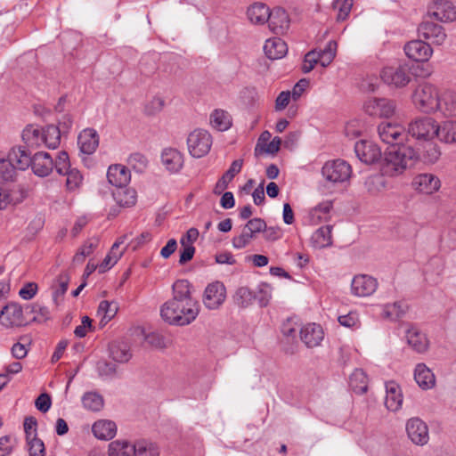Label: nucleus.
I'll use <instances>...</instances> for the list:
<instances>
[{
  "label": "nucleus",
  "instance_id": "nucleus-2",
  "mask_svg": "<svg viewBox=\"0 0 456 456\" xmlns=\"http://www.w3.org/2000/svg\"><path fill=\"white\" fill-rule=\"evenodd\" d=\"M417 159V152L410 145L390 146L385 153L382 173L388 176L399 175L412 167Z\"/></svg>",
  "mask_w": 456,
  "mask_h": 456
},
{
  "label": "nucleus",
  "instance_id": "nucleus-16",
  "mask_svg": "<svg viewBox=\"0 0 456 456\" xmlns=\"http://www.w3.org/2000/svg\"><path fill=\"white\" fill-rule=\"evenodd\" d=\"M378 289V281L367 274L355 275L351 283L352 294L356 297H369Z\"/></svg>",
  "mask_w": 456,
  "mask_h": 456
},
{
  "label": "nucleus",
  "instance_id": "nucleus-55",
  "mask_svg": "<svg viewBox=\"0 0 456 456\" xmlns=\"http://www.w3.org/2000/svg\"><path fill=\"white\" fill-rule=\"evenodd\" d=\"M53 167L61 175L72 168L69 163V155L66 151L59 152L57 159L53 161Z\"/></svg>",
  "mask_w": 456,
  "mask_h": 456
},
{
  "label": "nucleus",
  "instance_id": "nucleus-3",
  "mask_svg": "<svg viewBox=\"0 0 456 456\" xmlns=\"http://www.w3.org/2000/svg\"><path fill=\"white\" fill-rule=\"evenodd\" d=\"M28 159L26 153V146L12 147L6 158L0 159V178L6 182H13L18 171L28 168Z\"/></svg>",
  "mask_w": 456,
  "mask_h": 456
},
{
  "label": "nucleus",
  "instance_id": "nucleus-48",
  "mask_svg": "<svg viewBox=\"0 0 456 456\" xmlns=\"http://www.w3.org/2000/svg\"><path fill=\"white\" fill-rule=\"evenodd\" d=\"M385 179L382 175H372L366 177L364 188L370 194H377L385 188Z\"/></svg>",
  "mask_w": 456,
  "mask_h": 456
},
{
  "label": "nucleus",
  "instance_id": "nucleus-60",
  "mask_svg": "<svg viewBox=\"0 0 456 456\" xmlns=\"http://www.w3.org/2000/svg\"><path fill=\"white\" fill-rule=\"evenodd\" d=\"M340 325L346 328L357 329L360 327L359 314L356 312H349L347 314L340 315L338 318Z\"/></svg>",
  "mask_w": 456,
  "mask_h": 456
},
{
  "label": "nucleus",
  "instance_id": "nucleus-52",
  "mask_svg": "<svg viewBox=\"0 0 456 456\" xmlns=\"http://www.w3.org/2000/svg\"><path fill=\"white\" fill-rule=\"evenodd\" d=\"M272 297V288L266 283L259 285L254 298L258 302L261 307L266 306Z\"/></svg>",
  "mask_w": 456,
  "mask_h": 456
},
{
  "label": "nucleus",
  "instance_id": "nucleus-43",
  "mask_svg": "<svg viewBox=\"0 0 456 456\" xmlns=\"http://www.w3.org/2000/svg\"><path fill=\"white\" fill-rule=\"evenodd\" d=\"M210 122L218 131H226L232 126L231 116L223 110H216L210 116Z\"/></svg>",
  "mask_w": 456,
  "mask_h": 456
},
{
  "label": "nucleus",
  "instance_id": "nucleus-33",
  "mask_svg": "<svg viewBox=\"0 0 456 456\" xmlns=\"http://www.w3.org/2000/svg\"><path fill=\"white\" fill-rule=\"evenodd\" d=\"M110 355L117 362H127L132 357L130 346L123 341L112 342L110 346Z\"/></svg>",
  "mask_w": 456,
  "mask_h": 456
},
{
  "label": "nucleus",
  "instance_id": "nucleus-8",
  "mask_svg": "<svg viewBox=\"0 0 456 456\" xmlns=\"http://www.w3.org/2000/svg\"><path fill=\"white\" fill-rule=\"evenodd\" d=\"M380 77L390 87H404L411 81L410 67L407 64H401L397 67H386L381 70Z\"/></svg>",
  "mask_w": 456,
  "mask_h": 456
},
{
  "label": "nucleus",
  "instance_id": "nucleus-23",
  "mask_svg": "<svg viewBox=\"0 0 456 456\" xmlns=\"http://www.w3.org/2000/svg\"><path fill=\"white\" fill-rule=\"evenodd\" d=\"M107 178L116 189L126 186L131 179L130 171L123 165L115 164L109 167Z\"/></svg>",
  "mask_w": 456,
  "mask_h": 456
},
{
  "label": "nucleus",
  "instance_id": "nucleus-27",
  "mask_svg": "<svg viewBox=\"0 0 456 456\" xmlns=\"http://www.w3.org/2000/svg\"><path fill=\"white\" fill-rule=\"evenodd\" d=\"M414 379L423 390L431 389L436 385V378L432 370L424 363H419L414 370Z\"/></svg>",
  "mask_w": 456,
  "mask_h": 456
},
{
  "label": "nucleus",
  "instance_id": "nucleus-54",
  "mask_svg": "<svg viewBox=\"0 0 456 456\" xmlns=\"http://www.w3.org/2000/svg\"><path fill=\"white\" fill-rule=\"evenodd\" d=\"M25 313L26 314H36L33 317V320H47L50 318V312L46 306L41 305L39 304L33 305H25Z\"/></svg>",
  "mask_w": 456,
  "mask_h": 456
},
{
  "label": "nucleus",
  "instance_id": "nucleus-46",
  "mask_svg": "<svg viewBox=\"0 0 456 456\" xmlns=\"http://www.w3.org/2000/svg\"><path fill=\"white\" fill-rule=\"evenodd\" d=\"M99 240L97 238H93L86 240L79 248L77 253L74 256L73 261L77 264L84 262L85 258L90 256L94 250L98 247Z\"/></svg>",
  "mask_w": 456,
  "mask_h": 456
},
{
  "label": "nucleus",
  "instance_id": "nucleus-12",
  "mask_svg": "<svg viewBox=\"0 0 456 456\" xmlns=\"http://www.w3.org/2000/svg\"><path fill=\"white\" fill-rule=\"evenodd\" d=\"M378 132L380 139L391 146L403 144L406 137L404 127L397 123L382 122L378 126Z\"/></svg>",
  "mask_w": 456,
  "mask_h": 456
},
{
  "label": "nucleus",
  "instance_id": "nucleus-10",
  "mask_svg": "<svg viewBox=\"0 0 456 456\" xmlns=\"http://www.w3.org/2000/svg\"><path fill=\"white\" fill-rule=\"evenodd\" d=\"M395 103L386 98H371L363 104L364 112L374 118H390L395 112Z\"/></svg>",
  "mask_w": 456,
  "mask_h": 456
},
{
  "label": "nucleus",
  "instance_id": "nucleus-59",
  "mask_svg": "<svg viewBox=\"0 0 456 456\" xmlns=\"http://www.w3.org/2000/svg\"><path fill=\"white\" fill-rule=\"evenodd\" d=\"M28 445L29 456H45V444L44 442L37 436H33L32 438L27 439Z\"/></svg>",
  "mask_w": 456,
  "mask_h": 456
},
{
  "label": "nucleus",
  "instance_id": "nucleus-22",
  "mask_svg": "<svg viewBox=\"0 0 456 456\" xmlns=\"http://www.w3.org/2000/svg\"><path fill=\"white\" fill-rule=\"evenodd\" d=\"M77 144L82 153L93 154L99 145V135L94 128H86L77 137Z\"/></svg>",
  "mask_w": 456,
  "mask_h": 456
},
{
  "label": "nucleus",
  "instance_id": "nucleus-58",
  "mask_svg": "<svg viewBox=\"0 0 456 456\" xmlns=\"http://www.w3.org/2000/svg\"><path fill=\"white\" fill-rule=\"evenodd\" d=\"M254 298L252 291L247 287L239 288L235 294L236 304L241 307H247Z\"/></svg>",
  "mask_w": 456,
  "mask_h": 456
},
{
  "label": "nucleus",
  "instance_id": "nucleus-49",
  "mask_svg": "<svg viewBox=\"0 0 456 456\" xmlns=\"http://www.w3.org/2000/svg\"><path fill=\"white\" fill-rule=\"evenodd\" d=\"M117 312L118 306L114 302L103 300L98 306V314L102 316L101 322H108L116 315Z\"/></svg>",
  "mask_w": 456,
  "mask_h": 456
},
{
  "label": "nucleus",
  "instance_id": "nucleus-45",
  "mask_svg": "<svg viewBox=\"0 0 456 456\" xmlns=\"http://www.w3.org/2000/svg\"><path fill=\"white\" fill-rule=\"evenodd\" d=\"M134 456H159L158 447L151 442L138 440L133 444Z\"/></svg>",
  "mask_w": 456,
  "mask_h": 456
},
{
  "label": "nucleus",
  "instance_id": "nucleus-13",
  "mask_svg": "<svg viewBox=\"0 0 456 456\" xmlns=\"http://www.w3.org/2000/svg\"><path fill=\"white\" fill-rule=\"evenodd\" d=\"M357 158L365 164L370 165L380 160L382 152L377 143L370 140H360L354 144Z\"/></svg>",
  "mask_w": 456,
  "mask_h": 456
},
{
  "label": "nucleus",
  "instance_id": "nucleus-4",
  "mask_svg": "<svg viewBox=\"0 0 456 456\" xmlns=\"http://www.w3.org/2000/svg\"><path fill=\"white\" fill-rule=\"evenodd\" d=\"M321 173L328 184L337 186L349 182L353 169L347 161L337 159L326 161L322 167Z\"/></svg>",
  "mask_w": 456,
  "mask_h": 456
},
{
  "label": "nucleus",
  "instance_id": "nucleus-5",
  "mask_svg": "<svg viewBox=\"0 0 456 456\" xmlns=\"http://www.w3.org/2000/svg\"><path fill=\"white\" fill-rule=\"evenodd\" d=\"M440 94L436 87L430 84H424L415 89L412 102L415 107L422 112H436Z\"/></svg>",
  "mask_w": 456,
  "mask_h": 456
},
{
  "label": "nucleus",
  "instance_id": "nucleus-56",
  "mask_svg": "<svg viewBox=\"0 0 456 456\" xmlns=\"http://www.w3.org/2000/svg\"><path fill=\"white\" fill-rule=\"evenodd\" d=\"M255 238V236L246 228L243 227L241 232L238 236H234L232 238V246L236 249H241L247 247L250 241Z\"/></svg>",
  "mask_w": 456,
  "mask_h": 456
},
{
  "label": "nucleus",
  "instance_id": "nucleus-34",
  "mask_svg": "<svg viewBox=\"0 0 456 456\" xmlns=\"http://www.w3.org/2000/svg\"><path fill=\"white\" fill-rule=\"evenodd\" d=\"M331 225L318 228L312 235L311 241L314 248H323L332 244Z\"/></svg>",
  "mask_w": 456,
  "mask_h": 456
},
{
  "label": "nucleus",
  "instance_id": "nucleus-51",
  "mask_svg": "<svg viewBox=\"0 0 456 456\" xmlns=\"http://www.w3.org/2000/svg\"><path fill=\"white\" fill-rule=\"evenodd\" d=\"M332 207H333L332 201H330V200L322 201L311 209L310 215L313 219H316L317 221H322L330 212Z\"/></svg>",
  "mask_w": 456,
  "mask_h": 456
},
{
  "label": "nucleus",
  "instance_id": "nucleus-53",
  "mask_svg": "<svg viewBox=\"0 0 456 456\" xmlns=\"http://www.w3.org/2000/svg\"><path fill=\"white\" fill-rule=\"evenodd\" d=\"M127 164L136 172L141 173L146 168L148 160L142 153L134 152L128 157Z\"/></svg>",
  "mask_w": 456,
  "mask_h": 456
},
{
  "label": "nucleus",
  "instance_id": "nucleus-31",
  "mask_svg": "<svg viewBox=\"0 0 456 456\" xmlns=\"http://www.w3.org/2000/svg\"><path fill=\"white\" fill-rule=\"evenodd\" d=\"M161 160L167 170L172 173L178 172L183 164V155L175 149H165L161 154Z\"/></svg>",
  "mask_w": 456,
  "mask_h": 456
},
{
  "label": "nucleus",
  "instance_id": "nucleus-37",
  "mask_svg": "<svg viewBox=\"0 0 456 456\" xmlns=\"http://www.w3.org/2000/svg\"><path fill=\"white\" fill-rule=\"evenodd\" d=\"M436 138L444 143L456 142V121H444L438 125Z\"/></svg>",
  "mask_w": 456,
  "mask_h": 456
},
{
  "label": "nucleus",
  "instance_id": "nucleus-29",
  "mask_svg": "<svg viewBox=\"0 0 456 456\" xmlns=\"http://www.w3.org/2000/svg\"><path fill=\"white\" fill-rule=\"evenodd\" d=\"M265 55L271 60L281 59L288 53L286 43L280 37L269 38L264 45Z\"/></svg>",
  "mask_w": 456,
  "mask_h": 456
},
{
  "label": "nucleus",
  "instance_id": "nucleus-17",
  "mask_svg": "<svg viewBox=\"0 0 456 456\" xmlns=\"http://www.w3.org/2000/svg\"><path fill=\"white\" fill-rule=\"evenodd\" d=\"M406 56L414 61H428L433 53L431 46L423 40H412L404 45Z\"/></svg>",
  "mask_w": 456,
  "mask_h": 456
},
{
  "label": "nucleus",
  "instance_id": "nucleus-6",
  "mask_svg": "<svg viewBox=\"0 0 456 456\" xmlns=\"http://www.w3.org/2000/svg\"><path fill=\"white\" fill-rule=\"evenodd\" d=\"M212 136L204 129L192 131L187 138V145L190 154L193 158H201L207 155L212 146Z\"/></svg>",
  "mask_w": 456,
  "mask_h": 456
},
{
  "label": "nucleus",
  "instance_id": "nucleus-44",
  "mask_svg": "<svg viewBox=\"0 0 456 456\" xmlns=\"http://www.w3.org/2000/svg\"><path fill=\"white\" fill-rule=\"evenodd\" d=\"M44 128H37L34 126H28L22 132V140L27 146L42 145Z\"/></svg>",
  "mask_w": 456,
  "mask_h": 456
},
{
  "label": "nucleus",
  "instance_id": "nucleus-1",
  "mask_svg": "<svg viewBox=\"0 0 456 456\" xmlns=\"http://www.w3.org/2000/svg\"><path fill=\"white\" fill-rule=\"evenodd\" d=\"M191 289V286L186 280H178L173 284V297L160 309L165 322L172 325L184 326L196 319L200 305L192 298Z\"/></svg>",
  "mask_w": 456,
  "mask_h": 456
},
{
  "label": "nucleus",
  "instance_id": "nucleus-42",
  "mask_svg": "<svg viewBox=\"0 0 456 456\" xmlns=\"http://www.w3.org/2000/svg\"><path fill=\"white\" fill-rule=\"evenodd\" d=\"M81 401L84 408L91 411H99L104 404L102 396L95 391L85 393Z\"/></svg>",
  "mask_w": 456,
  "mask_h": 456
},
{
  "label": "nucleus",
  "instance_id": "nucleus-19",
  "mask_svg": "<svg viewBox=\"0 0 456 456\" xmlns=\"http://www.w3.org/2000/svg\"><path fill=\"white\" fill-rule=\"evenodd\" d=\"M428 14L442 22L452 21L456 19V11L450 1L437 0L429 8Z\"/></svg>",
  "mask_w": 456,
  "mask_h": 456
},
{
  "label": "nucleus",
  "instance_id": "nucleus-57",
  "mask_svg": "<svg viewBox=\"0 0 456 456\" xmlns=\"http://www.w3.org/2000/svg\"><path fill=\"white\" fill-rule=\"evenodd\" d=\"M144 340L147 345L153 348L163 349L167 346L166 338L163 335L157 332H151L145 335Z\"/></svg>",
  "mask_w": 456,
  "mask_h": 456
},
{
  "label": "nucleus",
  "instance_id": "nucleus-7",
  "mask_svg": "<svg viewBox=\"0 0 456 456\" xmlns=\"http://www.w3.org/2000/svg\"><path fill=\"white\" fill-rule=\"evenodd\" d=\"M438 124L432 118H416L409 124L408 134L417 140L428 141L437 135Z\"/></svg>",
  "mask_w": 456,
  "mask_h": 456
},
{
  "label": "nucleus",
  "instance_id": "nucleus-36",
  "mask_svg": "<svg viewBox=\"0 0 456 456\" xmlns=\"http://www.w3.org/2000/svg\"><path fill=\"white\" fill-rule=\"evenodd\" d=\"M116 202L121 207H131L136 202V191L132 188L123 186L112 192Z\"/></svg>",
  "mask_w": 456,
  "mask_h": 456
},
{
  "label": "nucleus",
  "instance_id": "nucleus-40",
  "mask_svg": "<svg viewBox=\"0 0 456 456\" xmlns=\"http://www.w3.org/2000/svg\"><path fill=\"white\" fill-rule=\"evenodd\" d=\"M133 444L126 440H115L109 444V456H134Z\"/></svg>",
  "mask_w": 456,
  "mask_h": 456
},
{
  "label": "nucleus",
  "instance_id": "nucleus-32",
  "mask_svg": "<svg viewBox=\"0 0 456 456\" xmlns=\"http://www.w3.org/2000/svg\"><path fill=\"white\" fill-rule=\"evenodd\" d=\"M242 165V159H236L232 163L229 169L223 175V176L216 183L214 190V192L216 194H220L224 189L227 188L229 183L233 179V177L237 174L240 172Z\"/></svg>",
  "mask_w": 456,
  "mask_h": 456
},
{
  "label": "nucleus",
  "instance_id": "nucleus-28",
  "mask_svg": "<svg viewBox=\"0 0 456 456\" xmlns=\"http://www.w3.org/2000/svg\"><path fill=\"white\" fill-rule=\"evenodd\" d=\"M436 112L444 117H456V93L444 91L440 94Z\"/></svg>",
  "mask_w": 456,
  "mask_h": 456
},
{
  "label": "nucleus",
  "instance_id": "nucleus-15",
  "mask_svg": "<svg viewBox=\"0 0 456 456\" xmlns=\"http://www.w3.org/2000/svg\"><path fill=\"white\" fill-rule=\"evenodd\" d=\"M406 432L411 441L417 445H425L429 440L428 428L418 417L411 418L407 421Z\"/></svg>",
  "mask_w": 456,
  "mask_h": 456
},
{
  "label": "nucleus",
  "instance_id": "nucleus-26",
  "mask_svg": "<svg viewBox=\"0 0 456 456\" xmlns=\"http://www.w3.org/2000/svg\"><path fill=\"white\" fill-rule=\"evenodd\" d=\"M416 190L425 194H432L440 188V180L432 174H420L414 179Z\"/></svg>",
  "mask_w": 456,
  "mask_h": 456
},
{
  "label": "nucleus",
  "instance_id": "nucleus-50",
  "mask_svg": "<svg viewBox=\"0 0 456 456\" xmlns=\"http://www.w3.org/2000/svg\"><path fill=\"white\" fill-rule=\"evenodd\" d=\"M69 286V277L67 274H60L57 279L56 286L53 287V299L56 305L64 296Z\"/></svg>",
  "mask_w": 456,
  "mask_h": 456
},
{
  "label": "nucleus",
  "instance_id": "nucleus-14",
  "mask_svg": "<svg viewBox=\"0 0 456 456\" xmlns=\"http://www.w3.org/2000/svg\"><path fill=\"white\" fill-rule=\"evenodd\" d=\"M226 289L220 281L208 284L204 291L203 303L210 310L217 309L225 300Z\"/></svg>",
  "mask_w": 456,
  "mask_h": 456
},
{
  "label": "nucleus",
  "instance_id": "nucleus-30",
  "mask_svg": "<svg viewBox=\"0 0 456 456\" xmlns=\"http://www.w3.org/2000/svg\"><path fill=\"white\" fill-rule=\"evenodd\" d=\"M92 431L98 439L110 440L117 434V425L111 420L100 419L94 423Z\"/></svg>",
  "mask_w": 456,
  "mask_h": 456
},
{
  "label": "nucleus",
  "instance_id": "nucleus-61",
  "mask_svg": "<svg viewBox=\"0 0 456 456\" xmlns=\"http://www.w3.org/2000/svg\"><path fill=\"white\" fill-rule=\"evenodd\" d=\"M334 7L338 9V19L340 20H344L349 15L352 6L353 0H335Z\"/></svg>",
  "mask_w": 456,
  "mask_h": 456
},
{
  "label": "nucleus",
  "instance_id": "nucleus-38",
  "mask_svg": "<svg viewBox=\"0 0 456 456\" xmlns=\"http://www.w3.org/2000/svg\"><path fill=\"white\" fill-rule=\"evenodd\" d=\"M407 308V305L403 301L386 304L382 306V315L384 318L396 321L405 314Z\"/></svg>",
  "mask_w": 456,
  "mask_h": 456
},
{
  "label": "nucleus",
  "instance_id": "nucleus-64",
  "mask_svg": "<svg viewBox=\"0 0 456 456\" xmlns=\"http://www.w3.org/2000/svg\"><path fill=\"white\" fill-rule=\"evenodd\" d=\"M266 223L262 218H253L250 219L244 227L246 228V231H249L254 236H256V233H259L261 232H264L265 230Z\"/></svg>",
  "mask_w": 456,
  "mask_h": 456
},
{
  "label": "nucleus",
  "instance_id": "nucleus-9",
  "mask_svg": "<svg viewBox=\"0 0 456 456\" xmlns=\"http://www.w3.org/2000/svg\"><path fill=\"white\" fill-rule=\"evenodd\" d=\"M25 306L10 302L0 312V324L6 328L21 327L28 323Z\"/></svg>",
  "mask_w": 456,
  "mask_h": 456
},
{
  "label": "nucleus",
  "instance_id": "nucleus-11",
  "mask_svg": "<svg viewBox=\"0 0 456 456\" xmlns=\"http://www.w3.org/2000/svg\"><path fill=\"white\" fill-rule=\"evenodd\" d=\"M28 159V167H31L33 173L39 177L48 176L53 169V160L49 153L38 151L31 157V153L26 148Z\"/></svg>",
  "mask_w": 456,
  "mask_h": 456
},
{
  "label": "nucleus",
  "instance_id": "nucleus-47",
  "mask_svg": "<svg viewBox=\"0 0 456 456\" xmlns=\"http://www.w3.org/2000/svg\"><path fill=\"white\" fill-rule=\"evenodd\" d=\"M63 175L67 177L65 185L69 191H75L81 187L83 183V175L78 169L71 168Z\"/></svg>",
  "mask_w": 456,
  "mask_h": 456
},
{
  "label": "nucleus",
  "instance_id": "nucleus-35",
  "mask_svg": "<svg viewBox=\"0 0 456 456\" xmlns=\"http://www.w3.org/2000/svg\"><path fill=\"white\" fill-rule=\"evenodd\" d=\"M247 15L251 23L265 24L270 18V9L264 4H254L248 7Z\"/></svg>",
  "mask_w": 456,
  "mask_h": 456
},
{
  "label": "nucleus",
  "instance_id": "nucleus-62",
  "mask_svg": "<svg viewBox=\"0 0 456 456\" xmlns=\"http://www.w3.org/2000/svg\"><path fill=\"white\" fill-rule=\"evenodd\" d=\"M20 199L14 198L13 192L0 183V209L6 208L9 204H16Z\"/></svg>",
  "mask_w": 456,
  "mask_h": 456
},
{
  "label": "nucleus",
  "instance_id": "nucleus-41",
  "mask_svg": "<svg viewBox=\"0 0 456 456\" xmlns=\"http://www.w3.org/2000/svg\"><path fill=\"white\" fill-rule=\"evenodd\" d=\"M349 386L357 394L367 391L368 377L362 369H355L349 378Z\"/></svg>",
  "mask_w": 456,
  "mask_h": 456
},
{
  "label": "nucleus",
  "instance_id": "nucleus-20",
  "mask_svg": "<svg viewBox=\"0 0 456 456\" xmlns=\"http://www.w3.org/2000/svg\"><path fill=\"white\" fill-rule=\"evenodd\" d=\"M323 338L324 332L319 324L308 323L300 330V338L309 348L320 346Z\"/></svg>",
  "mask_w": 456,
  "mask_h": 456
},
{
  "label": "nucleus",
  "instance_id": "nucleus-39",
  "mask_svg": "<svg viewBox=\"0 0 456 456\" xmlns=\"http://www.w3.org/2000/svg\"><path fill=\"white\" fill-rule=\"evenodd\" d=\"M61 143V131L56 126L50 125L44 127L42 144L49 149H56Z\"/></svg>",
  "mask_w": 456,
  "mask_h": 456
},
{
  "label": "nucleus",
  "instance_id": "nucleus-18",
  "mask_svg": "<svg viewBox=\"0 0 456 456\" xmlns=\"http://www.w3.org/2000/svg\"><path fill=\"white\" fill-rule=\"evenodd\" d=\"M418 34L419 37L438 45H442L446 38L444 28L432 21L421 22L418 28Z\"/></svg>",
  "mask_w": 456,
  "mask_h": 456
},
{
  "label": "nucleus",
  "instance_id": "nucleus-24",
  "mask_svg": "<svg viewBox=\"0 0 456 456\" xmlns=\"http://www.w3.org/2000/svg\"><path fill=\"white\" fill-rule=\"evenodd\" d=\"M267 22L270 29L275 34H283L289 27V15L282 8H276L273 12L270 11V18H268Z\"/></svg>",
  "mask_w": 456,
  "mask_h": 456
},
{
  "label": "nucleus",
  "instance_id": "nucleus-21",
  "mask_svg": "<svg viewBox=\"0 0 456 456\" xmlns=\"http://www.w3.org/2000/svg\"><path fill=\"white\" fill-rule=\"evenodd\" d=\"M406 341L408 345L419 354L427 352L429 346V341L425 333L417 327L411 326L406 330Z\"/></svg>",
  "mask_w": 456,
  "mask_h": 456
},
{
  "label": "nucleus",
  "instance_id": "nucleus-63",
  "mask_svg": "<svg viewBox=\"0 0 456 456\" xmlns=\"http://www.w3.org/2000/svg\"><path fill=\"white\" fill-rule=\"evenodd\" d=\"M164 106V99L159 96H155L146 103L144 110L147 115H155L160 112Z\"/></svg>",
  "mask_w": 456,
  "mask_h": 456
},
{
  "label": "nucleus",
  "instance_id": "nucleus-25",
  "mask_svg": "<svg viewBox=\"0 0 456 456\" xmlns=\"http://www.w3.org/2000/svg\"><path fill=\"white\" fill-rule=\"evenodd\" d=\"M386 407L392 411L401 409L403 404V394L400 387L394 381L386 383Z\"/></svg>",
  "mask_w": 456,
  "mask_h": 456
}]
</instances>
